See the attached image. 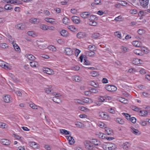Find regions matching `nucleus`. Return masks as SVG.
I'll return each instance as SVG.
<instances>
[{
	"label": "nucleus",
	"instance_id": "f257e3e1",
	"mask_svg": "<svg viewBox=\"0 0 150 150\" xmlns=\"http://www.w3.org/2000/svg\"><path fill=\"white\" fill-rule=\"evenodd\" d=\"M3 101L7 103H10L12 101V98L11 96L8 94L4 95L3 97Z\"/></svg>",
	"mask_w": 150,
	"mask_h": 150
},
{
	"label": "nucleus",
	"instance_id": "f03ea898",
	"mask_svg": "<svg viewBox=\"0 0 150 150\" xmlns=\"http://www.w3.org/2000/svg\"><path fill=\"white\" fill-rule=\"evenodd\" d=\"M140 5L143 8H147L149 0H139Z\"/></svg>",
	"mask_w": 150,
	"mask_h": 150
},
{
	"label": "nucleus",
	"instance_id": "7ed1b4c3",
	"mask_svg": "<svg viewBox=\"0 0 150 150\" xmlns=\"http://www.w3.org/2000/svg\"><path fill=\"white\" fill-rule=\"evenodd\" d=\"M85 146L87 149L91 150L93 149V146L91 145V143L90 141H85L84 142Z\"/></svg>",
	"mask_w": 150,
	"mask_h": 150
},
{
	"label": "nucleus",
	"instance_id": "20e7f679",
	"mask_svg": "<svg viewBox=\"0 0 150 150\" xmlns=\"http://www.w3.org/2000/svg\"><path fill=\"white\" fill-rule=\"evenodd\" d=\"M15 28L18 29L24 30L26 29L25 25L22 23L18 24L15 25Z\"/></svg>",
	"mask_w": 150,
	"mask_h": 150
},
{
	"label": "nucleus",
	"instance_id": "39448f33",
	"mask_svg": "<svg viewBox=\"0 0 150 150\" xmlns=\"http://www.w3.org/2000/svg\"><path fill=\"white\" fill-rule=\"evenodd\" d=\"M45 20L47 22L50 23L52 24H56L57 23L56 20L52 18H45Z\"/></svg>",
	"mask_w": 150,
	"mask_h": 150
},
{
	"label": "nucleus",
	"instance_id": "423d86ee",
	"mask_svg": "<svg viewBox=\"0 0 150 150\" xmlns=\"http://www.w3.org/2000/svg\"><path fill=\"white\" fill-rule=\"evenodd\" d=\"M77 37L79 38H83L87 36V35L84 32H80L78 33L77 34Z\"/></svg>",
	"mask_w": 150,
	"mask_h": 150
},
{
	"label": "nucleus",
	"instance_id": "0eeeda50",
	"mask_svg": "<svg viewBox=\"0 0 150 150\" xmlns=\"http://www.w3.org/2000/svg\"><path fill=\"white\" fill-rule=\"evenodd\" d=\"M99 115L101 118L105 119H108L109 118L108 115L103 112H100Z\"/></svg>",
	"mask_w": 150,
	"mask_h": 150
},
{
	"label": "nucleus",
	"instance_id": "6e6552de",
	"mask_svg": "<svg viewBox=\"0 0 150 150\" xmlns=\"http://www.w3.org/2000/svg\"><path fill=\"white\" fill-rule=\"evenodd\" d=\"M71 20L73 22L76 24H79L80 22V20L79 18L76 16L72 17H71Z\"/></svg>",
	"mask_w": 150,
	"mask_h": 150
},
{
	"label": "nucleus",
	"instance_id": "1a4fd4ad",
	"mask_svg": "<svg viewBox=\"0 0 150 150\" xmlns=\"http://www.w3.org/2000/svg\"><path fill=\"white\" fill-rule=\"evenodd\" d=\"M0 142L3 145H8L10 144V142L6 139H0Z\"/></svg>",
	"mask_w": 150,
	"mask_h": 150
},
{
	"label": "nucleus",
	"instance_id": "9d476101",
	"mask_svg": "<svg viewBox=\"0 0 150 150\" xmlns=\"http://www.w3.org/2000/svg\"><path fill=\"white\" fill-rule=\"evenodd\" d=\"M64 52L66 53L67 54L70 56L72 55L73 53L71 49L69 48H65Z\"/></svg>",
	"mask_w": 150,
	"mask_h": 150
},
{
	"label": "nucleus",
	"instance_id": "9b49d317",
	"mask_svg": "<svg viewBox=\"0 0 150 150\" xmlns=\"http://www.w3.org/2000/svg\"><path fill=\"white\" fill-rule=\"evenodd\" d=\"M29 21L31 23L37 24L40 22V20L37 18H31L29 19Z\"/></svg>",
	"mask_w": 150,
	"mask_h": 150
},
{
	"label": "nucleus",
	"instance_id": "f8f14e48",
	"mask_svg": "<svg viewBox=\"0 0 150 150\" xmlns=\"http://www.w3.org/2000/svg\"><path fill=\"white\" fill-rule=\"evenodd\" d=\"M12 44L13 45V47L16 51L19 52H20V48L18 45L16 43V42L15 41H13L12 42Z\"/></svg>",
	"mask_w": 150,
	"mask_h": 150
},
{
	"label": "nucleus",
	"instance_id": "ddd939ff",
	"mask_svg": "<svg viewBox=\"0 0 150 150\" xmlns=\"http://www.w3.org/2000/svg\"><path fill=\"white\" fill-rule=\"evenodd\" d=\"M90 141L91 143H92L96 145H99L100 144V142L98 141L96 139H91Z\"/></svg>",
	"mask_w": 150,
	"mask_h": 150
},
{
	"label": "nucleus",
	"instance_id": "4468645a",
	"mask_svg": "<svg viewBox=\"0 0 150 150\" xmlns=\"http://www.w3.org/2000/svg\"><path fill=\"white\" fill-rule=\"evenodd\" d=\"M131 131L133 134L135 135H139L141 134L140 132L139 131L138 129H136L134 127L131 128Z\"/></svg>",
	"mask_w": 150,
	"mask_h": 150
},
{
	"label": "nucleus",
	"instance_id": "2eb2a0df",
	"mask_svg": "<svg viewBox=\"0 0 150 150\" xmlns=\"http://www.w3.org/2000/svg\"><path fill=\"white\" fill-rule=\"evenodd\" d=\"M110 143H108L106 145H103V148L105 150H112V146H110Z\"/></svg>",
	"mask_w": 150,
	"mask_h": 150
},
{
	"label": "nucleus",
	"instance_id": "dca6fc26",
	"mask_svg": "<svg viewBox=\"0 0 150 150\" xmlns=\"http://www.w3.org/2000/svg\"><path fill=\"white\" fill-rule=\"evenodd\" d=\"M43 71L45 73L49 74H52L53 72V70L48 68H44Z\"/></svg>",
	"mask_w": 150,
	"mask_h": 150
},
{
	"label": "nucleus",
	"instance_id": "f3484780",
	"mask_svg": "<svg viewBox=\"0 0 150 150\" xmlns=\"http://www.w3.org/2000/svg\"><path fill=\"white\" fill-rule=\"evenodd\" d=\"M25 57L29 60H34L35 59V57L31 54H27L25 55Z\"/></svg>",
	"mask_w": 150,
	"mask_h": 150
},
{
	"label": "nucleus",
	"instance_id": "a211bd4d",
	"mask_svg": "<svg viewBox=\"0 0 150 150\" xmlns=\"http://www.w3.org/2000/svg\"><path fill=\"white\" fill-rule=\"evenodd\" d=\"M73 79L75 81L79 82L81 81L82 80V78L79 76H74Z\"/></svg>",
	"mask_w": 150,
	"mask_h": 150
},
{
	"label": "nucleus",
	"instance_id": "6ab92c4d",
	"mask_svg": "<svg viewBox=\"0 0 150 150\" xmlns=\"http://www.w3.org/2000/svg\"><path fill=\"white\" fill-rule=\"evenodd\" d=\"M130 146V145L128 142H126L123 143L122 145L123 148L125 150H127L129 149V147Z\"/></svg>",
	"mask_w": 150,
	"mask_h": 150
},
{
	"label": "nucleus",
	"instance_id": "aec40b11",
	"mask_svg": "<svg viewBox=\"0 0 150 150\" xmlns=\"http://www.w3.org/2000/svg\"><path fill=\"white\" fill-rule=\"evenodd\" d=\"M90 13L88 12H84L80 14L81 16L83 18H88Z\"/></svg>",
	"mask_w": 150,
	"mask_h": 150
},
{
	"label": "nucleus",
	"instance_id": "412c9836",
	"mask_svg": "<svg viewBox=\"0 0 150 150\" xmlns=\"http://www.w3.org/2000/svg\"><path fill=\"white\" fill-rule=\"evenodd\" d=\"M29 145L31 147L34 148H37L38 147V144L35 142H30L29 143Z\"/></svg>",
	"mask_w": 150,
	"mask_h": 150
},
{
	"label": "nucleus",
	"instance_id": "4be33fe9",
	"mask_svg": "<svg viewBox=\"0 0 150 150\" xmlns=\"http://www.w3.org/2000/svg\"><path fill=\"white\" fill-rule=\"evenodd\" d=\"M30 66L33 67H37L39 66L38 63L36 61H33L30 62Z\"/></svg>",
	"mask_w": 150,
	"mask_h": 150
},
{
	"label": "nucleus",
	"instance_id": "5701e85b",
	"mask_svg": "<svg viewBox=\"0 0 150 150\" xmlns=\"http://www.w3.org/2000/svg\"><path fill=\"white\" fill-rule=\"evenodd\" d=\"M27 34L28 35L33 37H35L38 35L37 33L32 31H28L27 33Z\"/></svg>",
	"mask_w": 150,
	"mask_h": 150
},
{
	"label": "nucleus",
	"instance_id": "b1692460",
	"mask_svg": "<svg viewBox=\"0 0 150 150\" xmlns=\"http://www.w3.org/2000/svg\"><path fill=\"white\" fill-rule=\"evenodd\" d=\"M133 45L135 47H139L141 46V43L139 41H134L132 42Z\"/></svg>",
	"mask_w": 150,
	"mask_h": 150
},
{
	"label": "nucleus",
	"instance_id": "393cba45",
	"mask_svg": "<svg viewBox=\"0 0 150 150\" xmlns=\"http://www.w3.org/2000/svg\"><path fill=\"white\" fill-rule=\"evenodd\" d=\"M147 111L146 110L140 111L139 115L141 116H146L147 115Z\"/></svg>",
	"mask_w": 150,
	"mask_h": 150
},
{
	"label": "nucleus",
	"instance_id": "a878e982",
	"mask_svg": "<svg viewBox=\"0 0 150 150\" xmlns=\"http://www.w3.org/2000/svg\"><path fill=\"white\" fill-rule=\"evenodd\" d=\"M74 102L76 104L81 105H83L84 103V101L83 100L77 99H75Z\"/></svg>",
	"mask_w": 150,
	"mask_h": 150
},
{
	"label": "nucleus",
	"instance_id": "bb28decb",
	"mask_svg": "<svg viewBox=\"0 0 150 150\" xmlns=\"http://www.w3.org/2000/svg\"><path fill=\"white\" fill-rule=\"evenodd\" d=\"M132 63L135 65L142 64L140 63V60L138 59H134L132 61Z\"/></svg>",
	"mask_w": 150,
	"mask_h": 150
},
{
	"label": "nucleus",
	"instance_id": "cd10ccee",
	"mask_svg": "<svg viewBox=\"0 0 150 150\" xmlns=\"http://www.w3.org/2000/svg\"><path fill=\"white\" fill-rule=\"evenodd\" d=\"M105 131L108 134H111L112 132V130L111 129H110L109 127H107L106 126L105 127Z\"/></svg>",
	"mask_w": 150,
	"mask_h": 150
},
{
	"label": "nucleus",
	"instance_id": "c85d7f7f",
	"mask_svg": "<svg viewBox=\"0 0 150 150\" xmlns=\"http://www.w3.org/2000/svg\"><path fill=\"white\" fill-rule=\"evenodd\" d=\"M115 121L120 124H123L124 123V121L121 118H117L115 119Z\"/></svg>",
	"mask_w": 150,
	"mask_h": 150
},
{
	"label": "nucleus",
	"instance_id": "c756f323",
	"mask_svg": "<svg viewBox=\"0 0 150 150\" xmlns=\"http://www.w3.org/2000/svg\"><path fill=\"white\" fill-rule=\"evenodd\" d=\"M97 125L98 127L102 128H105L106 126L104 123L101 122H98L97 123Z\"/></svg>",
	"mask_w": 150,
	"mask_h": 150
},
{
	"label": "nucleus",
	"instance_id": "7c9ffc66",
	"mask_svg": "<svg viewBox=\"0 0 150 150\" xmlns=\"http://www.w3.org/2000/svg\"><path fill=\"white\" fill-rule=\"evenodd\" d=\"M86 54L89 56L92 57L95 54V53L93 51H86Z\"/></svg>",
	"mask_w": 150,
	"mask_h": 150
},
{
	"label": "nucleus",
	"instance_id": "2f4dec72",
	"mask_svg": "<svg viewBox=\"0 0 150 150\" xmlns=\"http://www.w3.org/2000/svg\"><path fill=\"white\" fill-rule=\"evenodd\" d=\"M68 28L71 31L73 32H75L76 30L75 27L73 25H70L68 26Z\"/></svg>",
	"mask_w": 150,
	"mask_h": 150
},
{
	"label": "nucleus",
	"instance_id": "473e14b6",
	"mask_svg": "<svg viewBox=\"0 0 150 150\" xmlns=\"http://www.w3.org/2000/svg\"><path fill=\"white\" fill-rule=\"evenodd\" d=\"M119 101L124 103L127 104L128 103V101L127 99L122 98H120L119 99Z\"/></svg>",
	"mask_w": 150,
	"mask_h": 150
},
{
	"label": "nucleus",
	"instance_id": "72a5a7b5",
	"mask_svg": "<svg viewBox=\"0 0 150 150\" xmlns=\"http://www.w3.org/2000/svg\"><path fill=\"white\" fill-rule=\"evenodd\" d=\"M112 85H107L105 86V88L107 91L111 92L112 89Z\"/></svg>",
	"mask_w": 150,
	"mask_h": 150
},
{
	"label": "nucleus",
	"instance_id": "f704fd0d",
	"mask_svg": "<svg viewBox=\"0 0 150 150\" xmlns=\"http://www.w3.org/2000/svg\"><path fill=\"white\" fill-rule=\"evenodd\" d=\"M88 83L90 85L95 87L97 88L98 87V85L93 81H90Z\"/></svg>",
	"mask_w": 150,
	"mask_h": 150
},
{
	"label": "nucleus",
	"instance_id": "c9c22d12",
	"mask_svg": "<svg viewBox=\"0 0 150 150\" xmlns=\"http://www.w3.org/2000/svg\"><path fill=\"white\" fill-rule=\"evenodd\" d=\"M30 106L32 108L34 109H38V107L42 108L40 107L35 105L34 103L30 104Z\"/></svg>",
	"mask_w": 150,
	"mask_h": 150
},
{
	"label": "nucleus",
	"instance_id": "e433bc0d",
	"mask_svg": "<svg viewBox=\"0 0 150 150\" xmlns=\"http://www.w3.org/2000/svg\"><path fill=\"white\" fill-rule=\"evenodd\" d=\"M4 8L5 9L7 10H11L13 9L11 5L9 4L6 5L4 6Z\"/></svg>",
	"mask_w": 150,
	"mask_h": 150
},
{
	"label": "nucleus",
	"instance_id": "4c0bfd02",
	"mask_svg": "<svg viewBox=\"0 0 150 150\" xmlns=\"http://www.w3.org/2000/svg\"><path fill=\"white\" fill-rule=\"evenodd\" d=\"M8 46L7 44L3 43L0 44V47L3 49H6L8 47Z\"/></svg>",
	"mask_w": 150,
	"mask_h": 150
},
{
	"label": "nucleus",
	"instance_id": "58836bf2",
	"mask_svg": "<svg viewBox=\"0 0 150 150\" xmlns=\"http://www.w3.org/2000/svg\"><path fill=\"white\" fill-rule=\"evenodd\" d=\"M91 93H98V91L96 88H91L89 89Z\"/></svg>",
	"mask_w": 150,
	"mask_h": 150
},
{
	"label": "nucleus",
	"instance_id": "ea45409f",
	"mask_svg": "<svg viewBox=\"0 0 150 150\" xmlns=\"http://www.w3.org/2000/svg\"><path fill=\"white\" fill-rule=\"evenodd\" d=\"M98 136L99 138L103 139H105L106 138V135L101 133H99L98 134Z\"/></svg>",
	"mask_w": 150,
	"mask_h": 150
},
{
	"label": "nucleus",
	"instance_id": "a19ab883",
	"mask_svg": "<svg viewBox=\"0 0 150 150\" xmlns=\"http://www.w3.org/2000/svg\"><path fill=\"white\" fill-rule=\"evenodd\" d=\"M2 68L6 70H10L11 68V66L8 63L6 62V64L3 66Z\"/></svg>",
	"mask_w": 150,
	"mask_h": 150
},
{
	"label": "nucleus",
	"instance_id": "79ce46f5",
	"mask_svg": "<svg viewBox=\"0 0 150 150\" xmlns=\"http://www.w3.org/2000/svg\"><path fill=\"white\" fill-rule=\"evenodd\" d=\"M61 35L64 37H67V32L65 30H63L60 33Z\"/></svg>",
	"mask_w": 150,
	"mask_h": 150
},
{
	"label": "nucleus",
	"instance_id": "37998d69",
	"mask_svg": "<svg viewBox=\"0 0 150 150\" xmlns=\"http://www.w3.org/2000/svg\"><path fill=\"white\" fill-rule=\"evenodd\" d=\"M60 132L62 133L63 134H65L68 135L70 133L69 131H68L65 129H61L60 130Z\"/></svg>",
	"mask_w": 150,
	"mask_h": 150
},
{
	"label": "nucleus",
	"instance_id": "c03bdc74",
	"mask_svg": "<svg viewBox=\"0 0 150 150\" xmlns=\"http://www.w3.org/2000/svg\"><path fill=\"white\" fill-rule=\"evenodd\" d=\"M69 18L67 17H65L64 18L63 20L62 21L63 23L65 24H67L68 23H69Z\"/></svg>",
	"mask_w": 150,
	"mask_h": 150
},
{
	"label": "nucleus",
	"instance_id": "a18cd8bd",
	"mask_svg": "<svg viewBox=\"0 0 150 150\" xmlns=\"http://www.w3.org/2000/svg\"><path fill=\"white\" fill-rule=\"evenodd\" d=\"M79 109L83 111H85L88 110L89 109L83 106H80L78 107Z\"/></svg>",
	"mask_w": 150,
	"mask_h": 150
},
{
	"label": "nucleus",
	"instance_id": "49530a36",
	"mask_svg": "<svg viewBox=\"0 0 150 150\" xmlns=\"http://www.w3.org/2000/svg\"><path fill=\"white\" fill-rule=\"evenodd\" d=\"M83 100L84 101V103H88L90 102L92 103L93 102L92 100L89 98H86L84 99H83Z\"/></svg>",
	"mask_w": 150,
	"mask_h": 150
},
{
	"label": "nucleus",
	"instance_id": "de8ad7c7",
	"mask_svg": "<svg viewBox=\"0 0 150 150\" xmlns=\"http://www.w3.org/2000/svg\"><path fill=\"white\" fill-rule=\"evenodd\" d=\"M48 48L50 50L53 51L54 52L56 50V48L53 46L50 45L48 47Z\"/></svg>",
	"mask_w": 150,
	"mask_h": 150
},
{
	"label": "nucleus",
	"instance_id": "09e8293b",
	"mask_svg": "<svg viewBox=\"0 0 150 150\" xmlns=\"http://www.w3.org/2000/svg\"><path fill=\"white\" fill-rule=\"evenodd\" d=\"M8 127L7 125L4 123H0V127L1 128L5 129Z\"/></svg>",
	"mask_w": 150,
	"mask_h": 150
},
{
	"label": "nucleus",
	"instance_id": "8fccbe9b",
	"mask_svg": "<svg viewBox=\"0 0 150 150\" xmlns=\"http://www.w3.org/2000/svg\"><path fill=\"white\" fill-rule=\"evenodd\" d=\"M114 35L115 36H116L118 38H119L120 39H121V35L120 32L117 31L115 32Z\"/></svg>",
	"mask_w": 150,
	"mask_h": 150
},
{
	"label": "nucleus",
	"instance_id": "3c124183",
	"mask_svg": "<svg viewBox=\"0 0 150 150\" xmlns=\"http://www.w3.org/2000/svg\"><path fill=\"white\" fill-rule=\"evenodd\" d=\"M121 49L124 53L128 52L129 50L126 47L124 46H122Z\"/></svg>",
	"mask_w": 150,
	"mask_h": 150
},
{
	"label": "nucleus",
	"instance_id": "603ef678",
	"mask_svg": "<svg viewBox=\"0 0 150 150\" xmlns=\"http://www.w3.org/2000/svg\"><path fill=\"white\" fill-rule=\"evenodd\" d=\"M95 48V46L93 45H90L88 46V48L90 51H94Z\"/></svg>",
	"mask_w": 150,
	"mask_h": 150
},
{
	"label": "nucleus",
	"instance_id": "864d4df0",
	"mask_svg": "<svg viewBox=\"0 0 150 150\" xmlns=\"http://www.w3.org/2000/svg\"><path fill=\"white\" fill-rule=\"evenodd\" d=\"M98 99L100 102H104L105 100V96H100L98 98Z\"/></svg>",
	"mask_w": 150,
	"mask_h": 150
},
{
	"label": "nucleus",
	"instance_id": "5fc2aeb1",
	"mask_svg": "<svg viewBox=\"0 0 150 150\" xmlns=\"http://www.w3.org/2000/svg\"><path fill=\"white\" fill-rule=\"evenodd\" d=\"M122 114L125 116V118L127 120H128L130 119V116L129 114L125 113H122Z\"/></svg>",
	"mask_w": 150,
	"mask_h": 150
},
{
	"label": "nucleus",
	"instance_id": "6e6d98bb",
	"mask_svg": "<svg viewBox=\"0 0 150 150\" xmlns=\"http://www.w3.org/2000/svg\"><path fill=\"white\" fill-rule=\"evenodd\" d=\"M88 18L89 20L91 21H93L95 20L96 17L94 15H91L88 16Z\"/></svg>",
	"mask_w": 150,
	"mask_h": 150
},
{
	"label": "nucleus",
	"instance_id": "4d7b16f0",
	"mask_svg": "<svg viewBox=\"0 0 150 150\" xmlns=\"http://www.w3.org/2000/svg\"><path fill=\"white\" fill-rule=\"evenodd\" d=\"M75 125L78 128H81L83 127V124L80 122H77L76 123Z\"/></svg>",
	"mask_w": 150,
	"mask_h": 150
},
{
	"label": "nucleus",
	"instance_id": "13d9d810",
	"mask_svg": "<svg viewBox=\"0 0 150 150\" xmlns=\"http://www.w3.org/2000/svg\"><path fill=\"white\" fill-rule=\"evenodd\" d=\"M90 74L93 77H95L98 75V73L96 71H92L90 72Z\"/></svg>",
	"mask_w": 150,
	"mask_h": 150
},
{
	"label": "nucleus",
	"instance_id": "bf43d9fd",
	"mask_svg": "<svg viewBox=\"0 0 150 150\" xmlns=\"http://www.w3.org/2000/svg\"><path fill=\"white\" fill-rule=\"evenodd\" d=\"M40 28L41 29L44 30H47V26L44 24H42L40 26Z\"/></svg>",
	"mask_w": 150,
	"mask_h": 150
},
{
	"label": "nucleus",
	"instance_id": "052dcab7",
	"mask_svg": "<svg viewBox=\"0 0 150 150\" xmlns=\"http://www.w3.org/2000/svg\"><path fill=\"white\" fill-rule=\"evenodd\" d=\"M80 69V67L78 66H75L71 67V69L74 71H78Z\"/></svg>",
	"mask_w": 150,
	"mask_h": 150
},
{
	"label": "nucleus",
	"instance_id": "680f3d73",
	"mask_svg": "<svg viewBox=\"0 0 150 150\" xmlns=\"http://www.w3.org/2000/svg\"><path fill=\"white\" fill-rule=\"evenodd\" d=\"M21 4V3L20 1H17V0H12L11 4Z\"/></svg>",
	"mask_w": 150,
	"mask_h": 150
},
{
	"label": "nucleus",
	"instance_id": "e2e57ef3",
	"mask_svg": "<svg viewBox=\"0 0 150 150\" xmlns=\"http://www.w3.org/2000/svg\"><path fill=\"white\" fill-rule=\"evenodd\" d=\"M144 30L143 29H139L137 31L138 34L140 35H142L144 33Z\"/></svg>",
	"mask_w": 150,
	"mask_h": 150
},
{
	"label": "nucleus",
	"instance_id": "0e129e2a",
	"mask_svg": "<svg viewBox=\"0 0 150 150\" xmlns=\"http://www.w3.org/2000/svg\"><path fill=\"white\" fill-rule=\"evenodd\" d=\"M131 108L132 110L136 111H138L139 110V108L135 106H132Z\"/></svg>",
	"mask_w": 150,
	"mask_h": 150
},
{
	"label": "nucleus",
	"instance_id": "69168bd1",
	"mask_svg": "<svg viewBox=\"0 0 150 150\" xmlns=\"http://www.w3.org/2000/svg\"><path fill=\"white\" fill-rule=\"evenodd\" d=\"M89 23L90 25L93 26H95L97 24V23L96 22L94 21H90L89 22Z\"/></svg>",
	"mask_w": 150,
	"mask_h": 150
},
{
	"label": "nucleus",
	"instance_id": "338daca9",
	"mask_svg": "<svg viewBox=\"0 0 150 150\" xmlns=\"http://www.w3.org/2000/svg\"><path fill=\"white\" fill-rule=\"evenodd\" d=\"M132 122L133 123H134L136 122V119L134 117H132L130 118V119L129 120Z\"/></svg>",
	"mask_w": 150,
	"mask_h": 150
},
{
	"label": "nucleus",
	"instance_id": "774afa93",
	"mask_svg": "<svg viewBox=\"0 0 150 150\" xmlns=\"http://www.w3.org/2000/svg\"><path fill=\"white\" fill-rule=\"evenodd\" d=\"M122 19V17L121 16H119L116 17L114 20L117 21H121Z\"/></svg>",
	"mask_w": 150,
	"mask_h": 150
}]
</instances>
